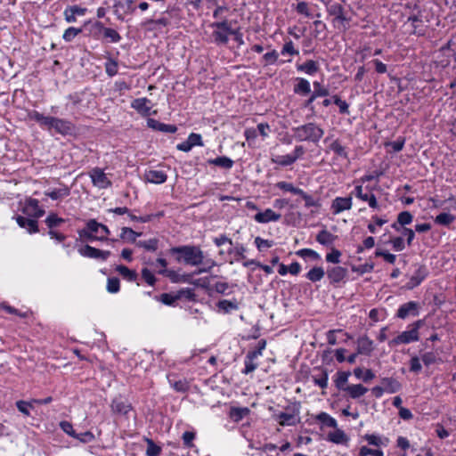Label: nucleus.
Segmentation results:
<instances>
[{
	"label": "nucleus",
	"mask_w": 456,
	"mask_h": 456,
	"mask_svg": "<svg viewBox=\"0 0 456 456\" xmlns=\"http://www.w3.org/2000/svg\"><path fill=\"white\" fill-rule=\"evenodd\" d=\"M170 254L176 255V261L183 262L190 265H200L203 263L204 254L200 247L192 245H184L179 247H173L170 248Z\"/></svg>",
	"instance_id": "1"
},
{
	"label": "nucleus",
	"mask_w": 456,
	"mask_h": 456,
	"mask_svg": "<svg viewBox=\"0 0 456 456\" xmlns=\"http://www.w3.org/2000/svg\"><path fill=\"white\" fill-rule=\"evenodd\" d=\"M293 136L297 142L317 143L324 134V130L314 122H309L292 128Z\"/></svg>",
	"instance_id": "2"
},
{
	"label": "nucleus",
	"mask_w": 456,
	"mask_h": 456,
	"mask_svg": "<svg viewBox=\"0 0 456 456\" xmlns=\"http://www.w3.org/2000/svg\"><path fill=\"white\" fill-rule=\"evenodd\" d=\"M424 324L423 320H418L411 325L410 330L403 331L397 337L389 341V346H397L400 344H409L419 340V330Z\"/></svg>",
	"instance_id": "3"
},
{
	"label": "nucleus",
	"mask_w": 456,
	"mask_h": 456,
	"mask_svg": "<svg viewBox=\"0 0 456 456\" xmlns=\"http://www.w3.org/2000/svg\"><path fill=\"white\" fill-rule=\"evenodd\" d=\"M90 177L94 186L100 189H106L112 185L111 181L100 167H95L90 172Z\"/></svg>",
	"instance_id": "4"
},
{
	"label": "nucleus",
	"mask_w": 456,
	"mask_h": 456,
	"mask_svg": "<svg viewBox=\"0 0 456 456\" xmlns=\"http://www.w3.org/2000/svg\"><path fill=\"white\" fill-rule=\"evenodd\" d=\"M78 252L83 256L102 259L103 261H105L111 254L109 250H101L87 244L83 248H80Z\"/></svg>",
	"instance_id": "5"
},
{
	"label": "nucleus",
	"mask_w": 456,
	"mask_h": 456,
	"mask_svg": "<svg viewBox=\"0 0 456 456\" xmlns=\"http://www.w3.org/2000/svg\"><path fill=\"white\" fill-rule=\"evenodd\" d=\"M417 268L414 273L410 278V281L406 283L405 287L407 289H413L419 286L428 276V272L424 265H416Z\"/></svg>",
	"instance_id": "6"
},
{
	"label": "nucleus",
	"mask_w": 456,
	"mask_h": 456,
	"mask_svg": "<svg viewBox=\"0 0 456 456\" xmlns=\"http://www.w3.org/2000/svg\"><path fill=\"white\" fill-rule=\"evenodd\" d=\"M210 26L212 28L227 31L231 36H233L234 40L238 43L239 45L244 44V41L242 39V33H240V28L233 29L227 20L214 22Z\"/></svg>",
	"instance_id": "7"
},
{
	"label": "nucleus",
	"mask_w": 456,
	"mask_h": 456,
	"mask_svg": "<svg viewBox=\"0 0 456 456\" xmlns=\"http://www.w3.org/2000/svg\"><path fill=\"white\" fill-rule=\"evenodd\" d=\"M348 271L342 266L329 267L326 274L330 284H338L346 278Z\"/></svg>",
	"instance_id": "8"
},
{
	"label": "nucleus",
	"mask_w": 456,
	"mask_h": 456,
	"mask_svg": "<svg viewBox=\"0 0 456 456\" xmlns=\"http://www.w3.org/2000/svg\"><path fill=\"white\" fill-rule=\"evenodd\" d=\"M419 310V303L410 301L402 305L397 310L396 316L400 319H406L409 316H418Z\"/></svg>",
	"instance_id": "9"
},
{
	"label": "nucleus",
	"mask_w": 456,
	"mask_h": 456,
	"mask_svg": "<svg viewBox=\"0 0 456 456\" xmlns=\"http://www.w3.org/2000/svg\"><path fill=\"white\" fill-rule=\"evenodd\" d=\"M38 200L36 199H28L26 200L25 206L22 208L23 214L32 216L35 219L44 216L45 210L41 209L38 206Z\"/></svg>",
	"instance_id": "10"
},
{
	"label": "nucleus",
	"mask_w": 456,
	"mask_h": 456,
	"mask_svg": "<svg viewBox=\"0 0 456 456\" xmlns=\"http://www.w3.org/2000/svg\"><path fill=\"white\" fill-rule=\"evenodd\" d=\"M52 129H54V131L58 134L67 135L71 134L73 133L75 126L71 122L66 119L54 118Z\"/></svg>",
	"instance_id": "11"
},
{
	"label": "nucleus",
	"mask_w": 456,
	"mask_h": 456,
	"mask_svg": "<svg viewBox=\"0 0 456 456\" xmlns=\"http://www.w3.org/2000/svg\"><path fill=\"white\" fill-rule=\"evenodd\" d=\"M298 412V410H293L290 412H280L276 417V420L281 426H295L299 422V419H297Z\"/></svg>",
	"instance_id": "12"
},
{
	"label": "nucleus",
	"mask_w": 456,
	"mask_h": 456,
	"mask_svg": "<svg viewBox=\"0 0 456 456\" xmlns=\"http://www.w3.org/2000/svg\"><path fill=\"white\" fill-rule=\"evenodd\" d=\"M374 350L373 341L367 336L360 337L357 339V354L370 356Z\"/></svg>",
	"instance_id": "13"
},
{
	"label": "nucleus",
	"mask_w": 456,
	"mask_h": 456,
	"mask_svg": "<svg viewBox=\"0 0 456 456\" xmlns=\"http://www.w3.org/2000/svg\"><path fill=\"white\" fill-rule=\"evenodd\" d=\"M147 125L150 128L167 134H174L177 131L175 125L164 124L154 118H148Z\"/></svg>",
	"instance_id": "14"
},
{
	"label": "nucleus",
	"mask_w": 456,
	"mask_h": 456,
	"mask_svg": "<svg viewBox=\"0 0 456 456\" xmlns=\"http://www.w3.org/2000/svg\"><path fill=\"white\" fill-rule=\"evenodd\" d=\"M159 273L166 274L173 282H187V283H191L193 275L196 274L194 273L179 274L175 271L167 270V269L159 271Z\"/></svg>",
	"instance_id": "15"
},
{
	"label": "nucleus",
	"mask_w": 456,
	"mask_h": 456,
	"mask_svg": "<svg viewBox=\"0 0 456 456\" xmlns=\"http://www.w3.org/2000/svg\"><path fill=\"white\" fill-rule=\"evenodd\" d=\"M352 208V198L351 197H337L331 204L333 214H338L345 210H348Z\"/></svg>",
	"instance_id": "16"
},
{
	"label": "nucleus",
	"mask_w": 456,
	"mask_h": 456,
	"mask_svg": "<svg viewBox=\"0 0 456 456\" xmlns=\"http://www.w3.org/2000/svg\"><path fill=\"white\" fill-rule=\"evenodd\" d=\"M281 217V214L275 213L271 208H266L264 212H258L255 215L254 219L257 223L265 224L271 221H278Z\"/></svg>",
	"instance_id": "17"
},
{
	"label": "nucleus",
	"mask_w": 456,
	"mask_h": 456,
	"mask_svg": "<svg viewBox=\"0 0 456 456\" xmlns=\"http://www.w3.org/2000/svg\"><path fill=\"white\" fill-rule=\"evenodd\" d=\"M110 407L113 413L120 415H126L132 410L131 404L120 398L113 399Z\"/></svg>",
	"instance_id": "18"
},
{
	"label": "nucleus",
	"mask_w": 456,
	"mask_h": 456,
	"mask_svg": "<svg viewBox=\"0 0 456 456\" xmlns=\"http://www.w3.org/2000/svg\"><path fill=\"white\" fill-rule=\"evenodd\" d=\"M17 224L21 227L27 229L29 233L38 232L37 221L35 218H28L22 216L15 217Z\"/></svg>",
	"instance_id": "19"
},
{
	"label": "nucleus",
	"mask_w": 456,
	"mask_h": 456,
	"mask_svg": "<svg viewBox=\"0 0 456 456\" xmlns=\"http://www.w3.org/2000/svg\"><path fill=\"white\" fill-rule=\"evenodd\" d=\"M150 103L151 101L147 98H137L132 102L131 107L141 115L149 116L151 110Z\"/></svg>",
	"instance_id": "20"
},
{
	"label": "nucleus",
	"mask_w": 456,
	"mask_h": 456,
	"mask_svg": "<svg viewBox=\"0 0 456 456\" xmlns=\"http://www.w3.org/2000/svg\"><path fill=\"white\" fill-rule=\"evenodd\" d=\"M297 70L304 72L309 76L316 74L320 70L319 63L314 60H307L302 64L297 65Z\"/></svg>",
	"instance_id": "21"
},
{
	"label": "nucleus",
	"mask_w": 456,
	"mask_h": 456,
	"mask_svg": "<svg viewBox=\"0 0 456 456\" xmlns=\"http://www.w3.org/2000/svg\"><path fill=\"white\" fill-rule=\"evenodd\" d=\"M28 117L30 119H33L40 124V126H45L48 128L49 130L52 129V126L54 120V117H46L44 116L42 113H39L37 110H33L28 114Z\"/></svg>",
	"instance_id": "22"
},
{
	"label": "nucleus",
	"mask_w": 456,
	"mask_h": 456,
	"mask_svg": "<svg viewBox=\"0 0 456 456\" xmlns=\"http://www.w3.org/2000/svg\"><path fill=\"white\" fill-rule=\"evenodd\" d=\"M355 196L363 201H368L369 206L372 208H379L377 199L373 193L367 194L362 192V186L357 185L354 188Z\"/></svg>",
	"instance_id": "23"
},
{
	"label": "nucleus",
	"mask_w": 456,
	"mask_h": 456,
	"mask_svg": "<svg viewBox=\"0 0 456 456\" xmlns=\"http://www.w3.org/2000/svg\"><path fill=\"white\" fill-rule=\"evenodd\" d=\"M167 175L161 170H150L145 174V179L152 183H163L167 181Z\"/></svg>",
	"instance_id": "24"
},
{
	"label": "nucleus",
	"mask_w": 456,
	"mask_h": 456,
	"mask_svg": "<svg viewBox=\"0 0 456 456\" xmlns=\"http://www.w3.org/2000/svg\"><path fill=\"white\" fill-rule=\"evenodd\" d=\"M297 84L294 86L293 92L299 95H307L311 93L310 82L303 77L297 78Z\"/></svg>",
	"instance_id": "25"
},
{
	"label": "nucleus",
	"mask_w": 456,
	"mask_h": 456,
	"mask_svg": "<svg viewBox=\"0 0 456 456\" xmlns=\"http://www.w3.org/2000/svg\"><path fill=\"white\" fill-rule=\"evenodd\" d=\"M381 384L385 391L391 394L398 392L402 387L401 383L394 378H383Z\"/></svg>",
	"instance_id": "26"
},
{
	"label": "nucleus",
	"mask_w": 456,
	"mask_h": 456,
	"mask_svg": "<svg viewBox=\"0 0 456 456\" xmlns=\"http://www.w3.org/2000/svg\"><path fill=\"white\" fill-rule=\"evenodd\" d=\"M345 391L352 399H358L368 392V388L362 384L349 385Z\"/></svg>",
	"instance_id": "27"
},
{
	"label": "nucleus",
	"mask_w": 456,
	"mask_h": 456,
	"mask_svg": "<svg viewBox=\"0 0 456 456\" xmlns=\"http://www.w3.org/2000/svg\"><path fill=\"white\" fill-rule=\"evenodd\" d=\"M209 165L216 166L224 169H231L233 166V160L226 156H220L208 160Z\"/></svg>",
	"instance_id": "28"
},
{
	"label": "nucleus",
	"mask_w": 456,
	"mask_h": 456,
	"mask_svg": "<svg viewBox=\"0 0 456 456\" xmlns=\"http://www.w3.org/2000/svg\"><path fill=\"white\" fill-rule=\"evenodd\" d=\"M337 239L336 235H333L331 232L323 229L319 232L316 235V241L323 246H330L333 244L334 240Z\"/></svg>",
	"instance_id": "29"
},
{
	"label": "nucleus",
	"mask_w": 456,
	"mask_h": 456,
	"mask_svg": "<svg viewBox=\"0 0 456 456\" xmlns=\"http://www.w3.org/2000/svg\"><path fill=\"white\" fill-rule=\"evenodd\" d=\"M116 271L128 281H136L138 274L134 270H130L128 267L119 265L116 267Z\"/></svg>",
	"instance_id": "30"
},
{
	"label": "nucleus",
	"mask_w": 456,
	"mask_h": 456,
	"mask_svg": "<svg viewBox=\"0 0 456 456\" xmlns=\"http://www.w3.org/2000/svg\"><path fill=\"white\" fill-rule=\"evenodd\" d=\"M328 12L330 15L335 16L336 20L340 21H346L347 19L344 15V8L340 4H333L328 7Z\"/></svg>",
	"instance_id": "31"
},
{
	"label": "nucleus",
	"mask_w": 456,
	"mask_h": 456,
	"mask_svg": "<svg viewBox=\"0 0 456 456\" xmlns=\"http://www.w3.org/2000/svg\"><path fill=\"white\" fill-rule=\"evenodd\" d=\"M70 194V190L68 186L64 185L61 188L54 189L52 191H45V195L53 200L67 197Z\"/></svg>",
	"instance_id": "32"
},
{
	"label": "nucleus",
	"mask_w": 456,
	"mask_h": 456,
	"mask_svg": "<svg viewBox=\"0 0 456 456\" xmlns=\"http://www.w3.org/2000/svg\"><path fill=\"white\" fill-rule=\"evenodd\" d=\"M350 371H338L337 379H335V386L338 390L345 391L347 387V380L350 376Z\"/></svg>",
	"instance_id": "33"
},
{
	"label": "nucleus",
	"mask_w": 456,
	"mask_h": 456,
	"mask_svg": "<svg viewBox=\"0 0 456 456\" xmlns=\"http://www.w3.org/2000/svg\"><path fill=\"white\" fill-rule=\"evenodd\" d=\"M329 441L339 444H345L348 441L347 436L341 429L337 428L335 432H331L328 435Z\"/></svg>",
	"instance_id": "34"
},
{
	"label": "nucleus",
	"mask_w": 456,
	"mask_h": 456,
	"mask_svg": "<svg viewBox=\"0 0 456 456\" xmlns=\"http://www.w3.org/2000/svg\"><path fill=\"white\" fill-rule=\"evenodd\" d=\"M325 275L324 269L321 266L313 267L305 275L312 282L320 281Z\"/></svg>",
	"instance_id": "35"
},
{
	"label": "nucleus",
	"mask_w": 456,
	"mask_h": 456,
	"mask_svg": "<svg viewBox=\"0 0 456 456\" xmlns=\"http://www.w3.org/2000/svg\"><path fill=\"white\" fill-rule=\"evenodd\" d=\"M141 235H142V232H136L132 228L123 227L121 229V233H120L119 237L121 240H127L128 241H130L132 243H135L136 238Z\"/></svg>",
	"instance_id": "36"
},
{
	"label": "nucleus",
	"mask_w": 456,
	"mask_h": 456,
	"mask_svg": "<svg viewBox=\"0 0 456 456\" xmlns=\"http://www.w3.org/2000/svg\"><path fill=\"white\" fill-rule=\"evenodd\" d=\"M78 234L81 238H86L88 240H98L101 241H111V242H115L118 240L116 239H109L106 236L97 237V236L92 234L91 232L87 229V227H86L85 229L79 230Z\"/></svg>",
	"instance_id": "37"
},
{
	"label": "nucleus",
	"mask_w": 456,
	"mask_h": 456,
	"mask_svg": "<svg viewBox=\"0 0 456 456\" xmlns=\"http://www.w3.org/2000/svg\"><path fill=\"white\" fill-rule=\"evenodd\" d=\"M413 10H417V13H412L408 18V21L412 23V34L423 35V33L418 31V26L416 25L417 22H422L421 12L417 4L414 5Z\"/></svg>",
	"instance_id": "38"
},
{
	"label": "nucleus",
	"mask_w": 456,
	"mask_h": 456,
	"mask_svg": "<svg viewBox=\"0 0 456 456\" xmlns=\"http://www.w3.org/2000/svg\"><path fill=\"white\" fill-rule=\"evenodd\" d=\"M315 419L327 427L337 428V420L326 412H320Z\"/></svg>",
	"instance_id": "39"
},
{
	"label": "nucleus",
	"mask_w": 456,
	"mask_h": 456,
	"mask_svg": "<svg viewBox=\"0 0 456 456\" xmlns=\"http://www.w3.org/2000/svg\"><path fill=\"white\" fill-rule=\"evenodd\" d=\"M256 359V357L248 352L245 357V369L242 370V373L248 375L257 368L258 364L254 362Z\"/></svg>",
	"instance_id": "40"
},
{
	"label": "nucleus",
	"mask_w": 456,
	"mask_h": 456,
	"mask_svg": "<svg viewBox=\"0 0 456 456\" xmlns=\"http://www.w3.org/2000/svg\"><path fill=\"white\" fill-rule=\"evenodd\" d=\"M105 27L101 21H95L90 26L89 35L95 39H100L103 36Z\"/></svg>",
	"instance_id": "41"
},
{
	"label": "nucleus",
	"mask_w": 456,
	"mask_h": 456,
	"mask_svg": "<svg viewBox=\"0 0 456 456\" xmlns=\"http://www.w3.org/2000/svg\"><path fill=\"white\" fill-rule=\"evenodd\" d=\"M455 220V216L449 213H440L435 218V222L437 224L448 226Z\"/></svg>",
	"instance_id": "42"
},
{
	"label": "nucleus",
	"mask_w": 456,
	"mask_h": 456,
	"mask_svg": "<svg viewBox=\"0 0 456 456\" xmlns=\"http://www.w3.org/2000/svg\"><path fill=\"white\" fill-rule=\"evenodd\" d=\"M230 34L225 31V30H223V29H218L216 28V30L213 31V37H214V40L216 42V44L217 45H226L228 43V36Z\"/></svg>",
	"instance_id": "43"
},
{
	"label": "nucleus",
	"mask_w": 456,
	"mask_h": 456,
	"mask_svg": "<svg viewBox=\"0 0 456 456\" xmlns=\"http://www.w3.org/2000/svg\"><path fill=\"white\" fill-rule=\"evenodd\" d=\"M176 297L178 300L185 298L189 301H196V294L194 293V289L191 288L182 289L175 292Z\"/></svg>",
	"instance_id": "44"
},
{
	"label": "nucleus",
	"mask_w": 456,
	"mask_h": 456,
	"mask_svg": "<svg viewBox=\"0 0 456 456\" xmlns=\"http://www.w3.org/2000/svg\"><path fill=\"white\" fill-rule=\"evenodd\" d=\"M102 37L107 39L110 43H118L121 39V36L117 30L106 27L103 30Z\"/></svg>",
	"instance_id": "45"
},
{
	"label": "nucleus",
	"mask_w": 456,
	"mask_h": 456,
	"mask_svg": "<svg viewBox=\"0 0 456 456\" xmlns=\"http://www.w3.org/2000/svg\"><path fill=\"white\" fill-rule=\"evenodd\" d=\"M147 443L146 455L147 456H159L161 453V447L156 444L151 439L145 438Z\"/></svg>",
	"instance_id": "46"
},
{
	"label": "nucleus",
	"mask_w": 456,
	"mask_h": 456,
	"mask_svg": "<svg viewBox=\"0 0 456 456\" xmlns=\"http://www.w3.org/2000/svg\"><path fill=\"white\" fill-rule=\"evenodd\" d=\"M140 248H143L148 251H156L158 248L159 240L156 238L148 240H139L135 242Z\"/></svg>",
	"instance_id": "47"
},
{
	"label": "nucleus",
	"mask_w": 456,
	"mask_h": 456,
	"mask_svg": "<svg viewBox=\"0 0 456 456\" xmlns=\"http://www.w3.org/2000/svg\"><path fill=\"white\" fill-rule=\"evenodd\" d=\"M276 187L283 190L285 191H289L293 194L299 195L303 193V190L297 187H295L291 183L288 182H279L276 183Z\"/></svg>",
	"instance_id": "48"
},
{
	"label": "nucleus",
	"mask_w": 456,
	"mask_h": 456,
	"mask_svg": "<svg viewBox=\"0 0 456 456\" xmlns=\"http://www.w3.org/2000/svg\"><path fill=\"white\" fill-rule=\"evenodd\" d=\"M82 28L69 27L64 31L62 38L66 42H71L77 35L82 33Z\"/></svg>",
	"instance_id": "49"
},
{
	"label": "nucleus",
	"mask_w": 456,
	"mask_h": 456,
	"mask_svg": "<svg viewBox=\"0 0 456 456\" xmlns=\"http://www.w3.org/2000/svg\"><path fill=\"white\" fill-rule=\"evenodd\" d=\"M45 224L49 229H53L64 223V219L59 217L56 214L51 213L45 219Z\"/></svg>",
	"instance_id": "50"
},
{
	"label": "nucleus",
	"mask_w": 456,
	"mask_h": 456,
	"mask_svg": "<svg viewBox=\"0 0 456 456\" xmlns=\"http://www.w3.org/2000/svg\"><path fill=\"white\" fill-rule=\"evenodd\" d=\"M330 149L336 153L338 156L342 157L344 159H348V154L346 151L344 146H342L338 140H335L330 145Z\"/></svg>",
	"instance_id": "51"
},
{
	"label": "nucleus",
	"mask_w": 456,
	"mask_h": 456,
	"mask_svg": "<svg viewBox=\"0 0 456 456\" xmlns=\"http://www.w3.org/2000/svg\"><path fill=\"white\" fill-rule=\"evenodd\" d=\"M333 102L338 106L339 112L341 114H349V105L348 103L342 100L338 95L335 94L332 96Z\"/></svg>",
	"instance_id": "52"
},
{
	"label": "nucleus",
	"mask_w": 456,
	"mask_h": 456,
	"mask_svg": "<svg viewBox=\"0 0 456 456\" xmlns=\"http://www.w3.org/2000/svg\"><path fill=\"white\" fill-rule=\"evenodd\" d=\"M272 162L276 163L282 167H287L292 165L294 162V159L290 157V154L277 156L276 158L272 159Z\"/></svg>",
	"instance_id": "53"
},
{
	"label": "nucleus",
	"mask_w": 456,
	"mask_h": 456,
	"mask_svg": "<svg viewBox=\"0 0 456 456\" xmlns=\"http://www.w3.org/2000/svg\"><path fill=\"white\" fill-rule=\"evenodd\" d=\"M217 306L219 309L224 311L225 313L230 312L231 310H236L238 308V305L235 301L233 302L226 299L220 300L217 303Z\"/></svg>",
	"instance_id": "54"
},
{
	"label": "nucleus",
	"mask_w": 456,
	"mask_h": 456,
	"mask_svg": "<svg viewBox=\"0 0 456 456\" xmlns=\"http://www.w3.org/2000/svg\"><path fill=\"white\" fill-rule=\"evenodd\" d=\"M341 255L338 249L332 248L331 251L326 255V261L331 264H339Z\"/></svg>",
	"instance_id": "55"
},
{
	"label": "nucleus",
	"mask_w": 456,
	"mask_h": 456,
	"mask_svg": "<svg viewBox=\"0 0 456 456\" xmlns=\"http://www.w3.org/2000/svg\"><path fill=\"white\" fill-rule=\"evenodd\" d=\"M120 289V282L119 279L117 277H112L108 279L107 282V290L110 293H117Z\"/></svg>",
	"instance_id": "56"
},
{
	"label": "nucleus",
	"mask_w": 456,
	"mask_h": 456,
	"mask_svg": "<svg viewBox=\"0 0 456 456\" xmlns=\"http://www.w3.org/2000/svg\"><path fill=\"white\" fill-rule=\"evenodd\" d=\"M413 220V216L409 211H403L398 214L397 221L404 227L410 224Z\"/></svg>",
	"instance_id": "57"
},
{
	"label": "nucleus",
	"mask_w": 456,
	"mask_h": 456,
	"mask_svg": "<svg viewBox=\"0 0 456 456\" xmlns=\"http://www.w3.org/2000/svg\"><path fill=\"white\" fill-rule=\"evenodd\" d=\"M249 412L248 408H232L230 415L236 421L240 420L246 414Z\"/></svg>",
	"instance_id": "58"
},
{
	"label": "nucleus",
	"mask_w": 456,
	"mask_h": 456,
	"mask_svg": "<svg viewBox=\"0 0 456 456\" xmlns=\"http://www.w3.org/2000/svg\"><path fill=\"white\" fill-rule=\"evenodd\" d=\"M314 96H316L317 98L318 97H323V96H328L330 94V91L328 88L324 87V86H322L321 84L319 82H314Z\"/></svg>",
	"instance_id": "59"
},
{
	"label": "nucleus",
	"mask_w": 456,
	"mask_h": 456,
	"mask_svg": "<svg viewBox=\"0 0 456 456\" xmlns=\"http://www.w3.org/2000/svg\"><path fill=\"white\" fill-rule=\"evenodd\" d=\"M374 268V264L373 263H366L364 265H358V266H352V271L354 272V273H357L359 274H363V273H370Z\"/></svg>",
	"instance_id": "60"
},
{
	"label": "nucleus",
	"mask_w": 456,
	"mask_h": 456,
	"mask_svg": "<svg viewBox=\"0 0 456 456\" xmlns=\"http://www.w3.org/2000/svg\"><path fill=\"white\" fill-rule=\"evenodd\" d=\"M296 254L301 257H306V256H309V257H312L313 259L314 260H319L320 259V255L311 249V248H302V249H299L298 251L296 252Z\"/></svg>",
	"instance_id": "61"
},
{
	"label": "nucleus",
	"mask_w": 456,
	"mask_h": 456,
	"mask_svg": "<svg viewBox=\"0 0 456 456\" xmlns=\"http://www.w3.org/2000/svg\"><path fill=\"white\" fill-rule=\"evenodd\" d=\"M375 256H376L383 257L384 260L387 261L389 264H395V262L396 260L395 255L391 254V253H389V252H387L386 250H383V249H377L375 251Z\"/></svg>",
	"instance_id": "62"
},
{
	"label": "nucleus",
	"mask_w": 456,
	"mask_h": 456,
	"mask_svg": "<svg viewBox=\"0 0 456 456\" xmlns=\"http://www.w3.org/2000/svg\"><path fill=\"white\" fill-rule=\"evenodd\" d=\"M175 293H163L160 295L159 300L166 305H173L178 300Z\"/></svg>",
	"instance_id": "63"
},
{
	"label": "nucleus",
	"mask_w": 456,
	"mask_h": 456,
	"mask_svg": "<svg viewBox=\"0 0 456 456\" xmlns=\"http://www.w3.org/2000/svg\"><path fill=\"white\" fill-rule=\"evenodd\" d=\"M105 71L110 77H113L118 73V62L112 59L105 63Z\"/></svg>",
	"instance_id": "64"
}]
</instances>
